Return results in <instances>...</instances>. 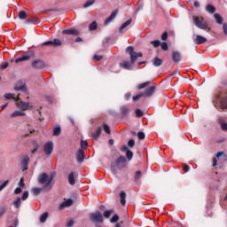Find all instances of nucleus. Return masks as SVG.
Wrapping results in <instances>:
<instances>
[{"label":"nucleus","instance_id":"f704fd0d","mask_svg":"<svg viewBox=\"0 0 227 227\" xmlns=\"http://www.w3.org/2000/svg\"><path fill=\"white\" fill-rule=\"evenodd\" d=\"M114 210L111 209V210H106L103 214L104 217L106 219H109V217H111V214H114Z\"/></svg>","mask_w":227,"mask_h":227},{"label":"nucleus","instance_id":"4d7b16f0","mask_svg":"<svg viewBox=\"0 0 227 227\" xmlns=\"http://www.w3.org/2000/svg\"><path fill=\"white\" fill-rule=\"evenodd\" d=\"M81 146H82V150H86L88 148V142L82 140Z\"/></svg>","mask_w":227,"mask_h":227},{"label":"nucleus","instance_id":"de8ad7c7","mask_svg":"<svg viewBox=\"0 0 227 227\" xmlns=\"http://www.w3.org/2000/svg\"><path fill=\"white\" fill-rule=\"evenodd\" d=\"M126 157L128 160H132V157H134V153L131 151H127Z\"/></svg>","mask_w":227,"mask_h":227},{"label":"nucleus","instance_id":"2f4dec72","mask_svg":"<svg viewBox=\"0 0 227 227\" xmlns=\"http://www.w3.org/2000/svg\"><path fill=\"white\" fill-rule=\"evenodd\" d=\"M42 191H43V188H38V187L32 188V194L34 196H38V194H40Z\"/></svg>","mask_w":227,"mask_h":227},{"label":"nucleus","instance_id":"3c124183","mask_svg":"<svg viewBox=\"0 0 227 227\" xmlns=\"http://www.w3.org/2000/svg\"><path fill=\"white\" fill-rule=\"evenodd\" d=\"M119 220H120V216H118V215H114L111 218L110 222L113 223H118Z\"/></svg>","mask_w":227,"mask_h":227},{"label":"nucleus","instance_id":"6e6d98bb","mask_svg":"<svg viewBox=\"0 0 227 227\" xmlns=\"http://www.w3.org/2000/svg\"><path fill=\"white\" fill-rule=\"evenodd\" d=\"M6 214V207H0V217Z\"/></svg>","mask_w":227,"mask_h":227},{"label":"nucleus","instance_id":"c85d7f7f","mask_svg":"<svg viewBox=\"0 0 227 227\" xmlns=\"http://www.w3.org/2000/svg\"><path fill=\"white\" fill-rule=\"evenodd\" d=\"M100 134H102V128H98L96 132L92 134L93 139H98V137H100Z\"/></svg>","mask_w":227,"mask_h":227},{"label":"nucleus","instance_id":"b1692460","mask_svg":"<svg viewBox=\"0 0 227 227\" xmlns=\"http://www.w3.org/2000/svg\"><path fill=\"white\" fill-rule=\"evenodd\" d=\"M68 182L70 185H75V174L71 172L68 176Z\"/></svg>","mask_w":227,"mask_h":227},{"label":"nucleus","instance_id":"0eeeda50","mask_svg":"<svg viewBox=\"0 0 227 227\" xmlns=\"http://www.w3.org/2000/svg\"><path fill=\"white\" fill-rule=\"evenodd\" d=\"M54 150V144L52 142H48L43 146V152L45 155H51Z\"/></svg>","mask_w":227,"mask_h":227},{"label":"nucleus","instance_id":"f03ea898","mask_svg":"<svg viewBox=\"0 0 227 227\" xmlns=\"http://www.w3.org/2000/svg\"><path fill=\"white\" fill-rule=\"evenodd\" d=\"M192 20L193 24L196 26V27H199V29H208V23L205 21L203 17L193 16Z\"/></svg>","mask_w":227,"mask_h":227},{"label":"nucleus","instance_id":"6e6552de","mask_svg":"<svg viewBox=\"0 0 227 227\" xmlns=\"http://www.w3.org/2000/svg\"><path fill=\"white\" fill-rule=\"evenodd\" d=\"M62 44L63 42L59 38H56L53 41H47L43 43V45H52V47H60Z\"/></svg>","mask_w":227,"mask_h":227},{"label":"nucleus","instance_id":"473e14b6","mask_svg":"<svg viewBox=\"0 0 227 227\" xmlns=\"http://www.w3.org/2000/svg\"><path fill=\"white\" fill-rule=\"evenodd\" d=\"M18 17L21 20H26V19L27 18V13L24 11H21V12H19Z\"/></svg>","mask_w":227,"mask_h":227},{"label":"nucleus","instance_id":"ddd939ff","mask_svg":"<svg viewBox=\"0 0 227 227\" xmlns=\"http://www.w3.org/2000/svg\"><path fill=\"white\" fill-rule=\"evenodd\" d=\"M62 35H74V36L79 35V31L75 28L64 29Z\"/></svg>","mask_w":227,"mask_h":227},{"label":"nucleus","instance_id":"8fccbe9b","mask_svg":"<svg viewBox=\"0 0 227 227\" xmlns=\"http://www.w3.org/2000/svg\"><path fill=\"white\" fill-rule=\"evenodd\" d=\"M126 52L128 53V54H129V56L130 55H132V54H134V47H132V46H129L127 49H126Z\"/></svg>","mask_w":227,"mask_h":227},{"label":"nucleus","instance_id":"13d9d810","mask_svg":"<svg viewBox=\"0 0 227 227\" xmlns=\"http://www.w3.org/2000/svg\"><path fill=\"white\" fill-rule=\"evenodd\" d=\"M160 45L162 51H168V43H161Z\"/></svg>","mask_w":227,"mask_h":227},{"label":"nucleus","instance_id":"9b49d317","mask_svg":"<svg viewBox=\"0 0 227 227\" xmlns=\"http://www.w3.org/2000/svg\"><path fill=\"white\" fill-rule=\"evenodd\" d=\"M193 42L196 45H201L202 43H206L207 38L203 37V35H196L195 38H193Z\"/></svg>","mask_w":227,"mask_h":227},{"label":"nucleus","instance_id":"5701e85b","mask_svg":"<svg viewBox=\"0 0 227 227\" xmlns=\"http://www.w3.org/2000/svg\"><path fill=\"white\" fill-rule=\"evenodd\" d=\"M218 123L222 129V130H227V122L224 121V119L222 117L218 119Z\"/></svg>","mask_w":227,"mask_h":227},{"label":"nucleus","instance_id":"864d4df0","mask_svg":"<svg viewBox=\"0 0 227 227\" xmlns=\"http://www.w3.org/2000/svg\"><path fill=\"white\" fill-rule=\"evenodd\" d=\"M135 113H136V116H137V118H141L142 116H143V111H141V109H137L136 111H135Z\"/></svg>","mask_w":227,"mask_h":227},{"label":"nucleus","instance_id":"4c0bfd02","mask_svg":"<svg viewBox=\"0 0 227 227\" xmlns=\"http://www.w3.org/2000/svg\"><path fill=\"white\" fill-rule=\"evenodd\" d=\"M61 134V128L59 126L53 129V136L58 137Z\"/></svg>","mask_w":227,"mask_h":227},{"label":"nucleus","instance_id":"49530a36","mask_svg":"<svg viewBox=\"0 0 227 227\" xmlns=\"http://www.w3.org/2000/svg\"><path fill=\"white\" fill-rule=\"evenodd\" d=\"M151 45H153L154 48L160 47V41H159V40L151 41Z\"/></svg>","mask_w":227,"mask_h":227},{"label":"nucleus","instance_id":"bb28decb","mask_svg":"<svg viewBox=\"0 0 227 227\" xmlns=\"http://www.w3.org/2000/svg\"><path fill=\"white\" fill-rule=\"evenodd\" d=\"M121 113L122 116H129V113H130V110H129V107H127V106H123L121 107Z\"/></svg>","mask_w":227,"mask_h":227},{"label":"nucleus","instance_id":"393cba45","mask_svg":"<svg viewBox=\"0 0 227 227\" xmlns=\"http://www.w3.org/2000/svg\"><path fill=\"white\" fill-rule=\"evenodd\" d=\"M120 198H121V204L125 207V204L127 203L126 198H127V193L125 192H120Z\"/></svg>","mask_w":227,"mask_h":227},{"label":"nucleus","instance_id":"5fc2aeb1","mask_svg":"<svg viewBox=\"0 0 227 227\" xmlns=\"http://www.w3.org/2000/svg\"><path fill=\"white\" fill-rule=\"evenodd\" d=\"M8 184H10L9 180L4 181L3 184H0V191H3V189H4V187H6V185H8Z\"/></svg>","mask_w":227,"mask_h":227},{"label":"nucleus","instance_id":"e2e57ef3","mask_svg":"<svg viewBox=\"0 0 227 227\" xmlns=\"http://www.w3.org/2000/svg\"><path fill=\"white\" fill-rule=\"evenodd\" d=\"M134 145H136V142L134 141V139L129 140L128 145L130 146V148H133Z\"/></svg>","mask_w":227,"mask_h":227},{"label":"nucleus","instance_id":"774afa93","mask_svg":"<svg viewBox=\"0 0 227 227\" xmlns=\"http://www.w3.org/2000/svg\"><path fill=\"white\" fill-rule=\"evenodd\" d=\"M67 226V227H72V226H74V220L68 221Z\"/></svg>","mask_w":227,"mask_h":227},{"label":"nucleus","instance_id":"e433bc0d","mask_svg":"<svg viewBox=\"0 0 227 227\" xmlns=\"http://www.w3.org/2000/svg\"><path fill=\"white\" fill-rule=\"evenodd\" d=\"M150 84H152V82H145L144 83H141L137 86V90H144V88L150 86Z\"/></svg>","mask_w":227,"mask_h":227},{"label":"nucleus","instance_id":"c756f323","mask_svg":"<svg viewBox=\"0 0 227 227\" xmlns=\"http://www.w3.org/2000/svg\"><path fill=\"white\" fill-rule=\"evenodd\" d=\"M153 67H160V65H162V59L159 58H154L153 59Z\"/></svg>","mask_w":227,"mask_h":227},{"label":"nucleus","instance_id":"79ce46f5","mask_svg":"<svg viewBox=\"0 0 227 227\" xmlns=\"http://www.w3.org/2000/svg\"><path fill=\"white\" fill-rule=\"evenodd\" d=\"M4 98H6L7 100H11V99H12L13 100V98H15V94H13V93H6V94H4Z\"/></svg>","mask_w":227,"mask_h":227},{"label":"nucleus","instance_id":"a878e982","mask_svg":"<svg viewBox=\"0 0 227 227\" xmlns=\"http://www.w3.org/2000/svg\"><path fill=\"white\" fill-rule=\"evenodd\" d=\"M19 116H26V113L22 111H15L11 114V118H19Z\"/></svg>","mask_w":227,"mask_h":227},{"label":"nucleus","instance_id":"72a5a7b5","mask_svg":"<svg viewBox=\"0 0 227 227\" xmlns=\"http://www.w3.org/2000/svg\"><path fill=\"white\" fill-rule=\"evenodd\" d=\"M214 17L217 24H223V17L219 13H215Z\"/></svg>","mask_w":227,"mask_h":227},{"label":"nucleus","instance_id":"09e8293b","mask_svg":"<svg viewBox=\"0 0 227 227\" xmlns=\"http://www.w3.org/2000/svg\"><path fill=\"white\" fill-rule=\"evenodd\" d=\"M100 59H102V55H94L92 58V61H94V63L100 61Z\"/></svg>","mask_w":227,"mask_h":227},{"label":"nucleus","instance_id":"4be33fe9","mask_svg":"<svg viewBox=\"0 0 227 227\" xmlns=\"http://www.w3.org/2000/svg\"><path fill=\"white\" fill-rule=\"evenodd\" d=\"M21 164H22L23 168H25L23 169V171H26V169H27V164H29V156H24L21 160Z\"/></svg>","mask_w":227,"mask_h":227},{"label":"nucleus","instance_id":"f257e3e1","mask_svg":"<svg viewBox=\"0 0 227 227\" xmlns=\"http://www.w3.org/2000/svg\"><path fill=\"white\" fill-rule=\"evenodd\" d=\"M37 182L40 185H43V191L49 192V191L54 187V175L41 173L37 177Z\"/></svg>","mask_w":227,"mask_h":227},{"label":"nucleus","instance_id":"39448f33","mask_svg":"<svg viewBox=\"0 0 227 227\" xmlns=\"http://www.w3.org/2000/svg\"><path fill=\"white\" fill-rule=\"evenodd\" d=\"M14 90L15 91H23V93H27V89L26 88V82H18L14 87Z\"/></svg>","mask_w":227,"mask_h":227},{"label":"nucleus","instance_id":"dca6fc26","mask_svg":"<svg viewBox=\"0 0 227 227\" xmlns=\"http://www.w3.org/2000/svg\"><path fill=\"white\" fill-rule=\"evenodd\" d=\"M77 162H82L84 160V150L79 149L76 153Z\"/></svg>","mask_w":227,"mask_h":227},{"label":"nucleus","instance_id":"aec40b11","mask_svg":"<svg viewBox=\"0 0 227 227\" xmlns=\"http://www.w3.org/2000/svg\"><path fill=\"white\" fill-rule=\"evenodd\" d=\"M220 107L223 110H227V97L220 98Z\"/></svg>","mask_w":227,"mask_h":227},{"label":"nucleus","instance_id":"58836bf2","mask_svg":"<svg viewBox=\"0 0 227 227\" xmlns=\"http://www.w3.org/2000/svg\"><path fill=\"white\" fill-rule=\"evenodd\" d=\"M95 4V0H88L84 4L83 8H90V6H93Z\"/></svg>","mask_w":227,"mask_h":227},{"label":"nucleus","instance_id":"338daca9","mask_svg":"<svg viewBox=\"0 0 227 227\" xmlns=\"http://www.w3.org/2000/svg\"><path fill=\"white\" fill-rule=\"evenodd\" d=\"M223 29L224 35H227V24L226 23H223Z\"/></svg>","mask_w":227,"mask_h":227},{"label":"nucleus","instance_id":"6ab92c4d","mask_svg":"<svg viewBox=\"0 0 227 227\" xmlns=\"http://www.w3.org/2000/svg\"><path fill=\"white\" fill-rule=\"evenodd\" d=\"M28 59H31V57L29 55H22L21 57L15 59V63H20L22 61H28Z\"/></svg>","mask_w":227,"mask_h":227},{"label":"nucleus","instance_id":"a211bd4d","mask_svg":"<svg viewBox=\"0 0 227 227\" xmlns=\"http://www.w3.org/2000/svg\"><path fill=\"white\" fill-rule=\"evenodd\" d=\"M172 59L175 63H178L182 59V56L180 55V52L178 51H174L172 53Z\"/></svg>","mask_w":227,"mask_h":227},{"label":"nucleus","instance_id":"bf43d9fd","mask_svg":"<svg viewBox=\"0 0 227 227\" xmlns=\"http://www.w3.org/2000/svg\"><path fill=\"white\" fill-rule=\"evenodd\" d=\"M137 137H138V139H145V132L139 131L137 133Z\"/></svg>","mask_w":227,"mask_h":227},{"label":"nucleus","instance_id":"603ef678","mask_svg":"<svg viewBox=\"0 0 227 227\" xmlns=\"http://www.w3.org/2000/svg\"><path fill=\"white\" fill-rule=\"evenodd\" d=\"M38 148H40V145H38L37 143L34 144V149L32 150V153L35 155V153H36V152H38Z\"/></svg>","mask_w":227,"mask_h":227},{"label":"nucleus","instance_id":"1a4fd4ad","mask_svg":"<svg viewBox=\"0 0 227 227\" xmlns=\"http://www.w3.org/2000/svg\"><path fill=\"white\" fill-rule=\"evenodd\" d=\"M125 162H127L125 157L120 156L115 161L116 168L123 169V168H125Z\"/></svg>","mask_w":227,"mask_h":227},{"label":"nucleus","instance_id":"f3484780","mask_svg":"<svg viewBox=\"0 0 227 227\" xmlns=\"http://www.w3.org/2000/svg\"><path fill=\"white\" fill-rule=\"evenodd\" d=\"M130 67H132V62L123 61L120 63V67L124 68V70H130Z\"/></svg>","mask_w":227,"mask_h":227},{"label":"nucleus","instance_id":"2eb2a0df","mask_svg":"<svg viewBox=\"0 0 227 227\" xmlns=\"http://www.w3.org/2000/svg\"><path fill=\"white\" fill-rule=\"evenodd\" d=\"M138 58H143V53L141 52H134L130 55V62L131 65H134L136 63V59H137Z\"/></svg>","mask_w":227,"mask_h":227},{"label":"nucleus","instance_id":"7ed1b4c3","mask_svg":"<svg viewBox=\"0 0 227 227\" xmlns=\"http://www.w3.org/2000/svg\"><path fill=\"white\" fill-rule=\"evenodd\" d=\"M16 106L18 109H20V111H31V109H33V103L18 101L16 102Z\"/></svg>","mask_w":227,"mask_h":227},{"label":"nucleus","instance_id":"20e7f679","mask_svg":"<svg viewBox=\"0 0 227 227\" xmlns=\"http://www.w3.org/2000/svg\"><path fill=\"white\" fill-rule=\"evenodd\" d=\"M90 218L92 223H104V216L102 215V213H100V211L91 213L90 215Z\"/></svg>","mask_w":227,"mask_h":227},{"label":"nucleus","instance_id":"0e129e2a","mask_svg":"<svg viewBox=\"0 0 227 227\" xmlns=\"http://www.w3.org/2000/svg\"><path fill=\"white\" fill-rule=\"evenodd\" d=\"M19 187H21L22 189H24V178H21L19 182Z\"/></svg>","mask_w":227,"mask_h":227},{"label":"nucleus","instance_id":"052dcab7","mask_svg":"<svg viewBox=\"0 0 227 227\" xmlns=\"http://www.w3.org/2000/svg\"><path fill=\"white\" fill-rule=\"evenodd\" d=\"M141 97H145V96L143 95V93L138 94V95H137V96L133 97V100H134V102H136V101L139 100V98H141Z\"/></svg>","mask_w":227,"mask_h":227},{"label":"nucleus","instance_id":"c03bdc74","mask_svg":"<svg viewBox=\"0 0 227 227\" xmlns=\"http://www.w3.org/2000/svg\"><path fill=\"white\" fill-rule=\"evenodd\" d=\"M103 130L106 134H111V129L109 128V125H107V124H103Z\"/></svg>","mask_w":227,"mask_h":227},{"label":"nucleus","instance_id":"7c9ffc66","mask_svg":"<svg viewBox=\"0 0 227 227\" xmlns=\"http://www.w3.org/2000/svg\"><path fill=\"white\" fill-rule=\"evenodd\" d=\"M206 11H207L208 13H215V7L209 4L206 6Z\"/></svg>","mask_w":227,"mask_h":227},{"label":"nucleus","instance_id":"4468645a","mask_svg":"<svg viewBox=\"0 0 227 227\" xmlns=\"http://www.w3.org/2000/svg\"><path fill=\"white\" fill-rule=\"evenodd\" d=\"M72 205H74V200H72V199H68L67 200H66L60 204L59 209L63 210V208L72 207Z\"/></svg>","mask_w":227,"mask_h":227},{"label":"nucleus","instance_id":"cd10ccee","mask_svg":"<svg viewBox=\"0 0 227 227\" xmlns=\"http://www.w3.org/2000/svg\"><path fill=\"white\" fill-rule=\"evenodd\" d=\"M20 205H22V199L20 197H18L16 200L13 201V206L15 208H20Z\"/></svg>","mask_w":227,"mask_h":227},{"label":"nucleus","instance_id":"f8f14e48","mask_svg":"<svg viewBox=\"0 0 227 227\" xmlns=\"http://www.w3.org/2000/svg\"><path fill=\"white\" fill-rule=\"evenodd\" d=\"M32 67H33V68L40 70L42 68H45V63H43V61H42V60H35L32 63Z\"/></svg>","mask_w":227,"mask_h":227},{"label":"nucleus","instance_id":"37998d69","mask_svg":"<svg viewBox=\"0 0 227 227\" xmlns=\"http://www.w3.org/2000/svg\"><path fill=\"white\" fill-rule=\"evenodd\" d=\"M143 176V173L141 171H137L135 173V180H141V177Z\"/></svg>","mask_w":227,"mask_h":227},{"label":"nucleus","instance_id":"412c9836","mask_svg":"<svg viewBox=\"0 0 227 227\" xmlns=\"http://www.w3.org/2000/svg\"><path fill=\"white\" fill-rule=\"evenodd\" d=\"M130 24H132V19L128 20L121 26V27L119 28L120 33H123V29H125V27H127L128 26H130Z\"/></svg>","mask_w":227,"mask_h":227},{"label":"nucleus","instance_id":"c9c22d12","mask_svg":"<svg viewBox=\"0 0 227 227\" xmlns=\"http://www.w3.org/2000/svg\"><path fill=\"white\" fill-rule=\"evenodd\" d=\"M49 217V213L45 212L40 216V223H45L47 221V218Z\"/></svg>","mask_w":227,"mask_h":227},{"label":"nucleus","instance_id":"ea45409f","mask_svg":"<svg viewBox=\"0 0 227 227\" xmlns=\"http://www.w3.org/2000/svg\"><path fill=\"white\" fill-rule=\"evenodd\" d=\"M35 22H38V18L36 17L30 20H26L25 24H35Z\"/></svg>","mask_w":227,"mask_h":227},{"label":"nucleus","instance_id":"69168bd1","mask_svg":"<svg viewBox=\"0 0 227 227\" xmlns=\"http://www.w3.org/2000/svg\"><path fill=\"white\" fill-rule=\"evenodd\" d=\"M161 40H163V41L168 40V33L167 32L162 34Z\"/></svg>","mask_w":227,"mask_h":227},{"label":"nucleus","instance_id":"680f3d73","mask_svg":"<svg viewBox=\"0 0 227 227\" xmlns=\"http://www.w3.org/2000/svg\"><path fill=\"white\" fill-rule=\"evenodd\" d=\"M22 192V187L19 186L14 190L15 194H20Z\"/></svg>","mask_w":227,"mask_h":227},{"label":"nucleus","instance_id":"423d86ee","mask_svg":"<svg viewBox=\"0 0 227 227\" xmlns=\"http://www.w3.org/2000/svg\"><path fill=\"white\" fill-rule=\"evenodd\" d=\"M155 90H157V85L153 84V86L147 88L142 94L145 98L153 97V93H155Z\"/></svg>","mask_w":227,"mask_h":227},{"label":"nucleus","instance_id":"a18cd8bd","mask_svg":"<svg viewBox=\"0 0 227 227\" xmlns=\"http://www.w3.org/2000/svg\"><path fill=\"white\" fill-rule=\"evenodd\" d=\"M27 198H29V192L26 191L23 192L20 200H22V201H26V200H27Z\"/></svg>","mask_w":227,"mask_h":227},{"label":"nucleus","instance_id":"9d476101","mask_svg":"<svg viewBox=\"0 0 227 227\" xmlns=\"http://www.w3.org/2000/svg\"><path fill=\"white\" fill-rule=\"evenodd\" d=\"M118 15V10L114 11L111 15L106 19L105 20V26H107L108 24H111L114 19H116V16Z\"/></svg>","mask_w":227,"mask_h":227},{"label":"nucleus","instance_id":"a19ab883","mask_svg":"<svg viewBox=\"0 0 227 227\" xmlns=\"http://www.w3.org/2000/svg\"><path fill=\"white\" fill-rule=\"evenodd\" d=\"M97 27H98L97 21H93V22L89 26L90 31H96Z\"/></svg>","mask_w":227,"mask_h":227}]
</instances>
